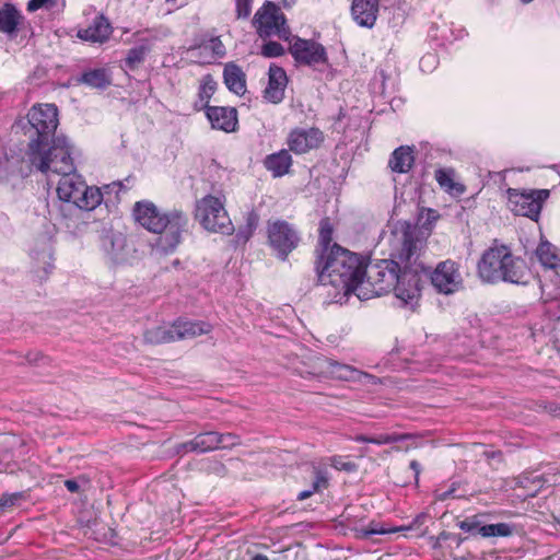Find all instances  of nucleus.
<instances>
[{"label": "nucleus", "mask_w": 560, "mask_h": 560, "mask_svg": "<svg viewBox=\"0 0 560 560\" xmlns=\"http://www.w3.org/2000/svg\"><path fill=\"white\" fill-rule=\"evenodd\" d=\"M288 82L284 69L271 63L268 70V83L262 92L264 98L268 103L280 104L284 100Z\"/></svg>", "instance_id": "nucleus-16"}, {"label": "nucleus", "mask_w": 560, "mask_h": 560, "mask_svg": "<svg viewBox=\"0 0 560 560\" xmlns=\"http://www.w3.org/2000/svg\"><path fill=\"white\" fill-rule=\"evenodd\" d=\"M429 515L425 514V513H420L419 515H417L413 521L407 525V526H402L404 528L400 529L401 530H411V529H418L420 528V526H422L427 520H428Z\"/></svg>", "instance_id": "nucleus-45"}, {"label": "nucleus", "mask_w": 560, "mask_h": 560, "mask_svg": "<svg viewBox=\"0 0 560 560\" xmlns=\"http://www.w3.org/2000/svg\"><path fill=\"white\" fill-rule=\"evenodd\" d=\"M237 19H247L252 12L253 0H234Z\"/></svg>", "instance_id": "nucleus-43"}, {"label": "nucleus", "mask_w": 560, "mask_h": 560, "mask_svg": "<svg viewBox=\"0 0 560 560\" xmlns=\"http://www.w3.org/2000/svg\"><path fill=\"white\" fill-rule=\"evenodd\" d=\"M413 150L411 147L401 145L394 150L390 155L388 165L395 173H408L415 162Z\"/></svg>", "instance_id": "nucleus-28"}, {"label": "nucleus", "mask_w": 560, "mask_h": 560, "mask_svg": "<svg viewBox=\"0 0 560 560\" xmlns=\"http://www.w3.org/2000/svg\"><path fill=\"white\" fill-rule=\"evenodd\" d=\"M402 527H388L385 524L372 521L366 526L357 528V537L368 539L373 535H385L400 532Z\"/></svg>", "instance_id": "nucleus-33"}, {"label": "nucleus", "mask_w": 560, "mask_h": 560, "mask_svg": "<svg viewBox=\"0 0 560 560\" xmlns=\"http://www.w3.org/2000/svg\"><path fill=\"white\" fill-rule=\"evenodd\" d=\"M259 223V215L256 211L252 210L246 213L245 217V226H247L248 230H252L255 232Z\"/></svg>", "instance_id": "nucleus-46"}, {"label": "nucleus", "mask_w": 560, "mask_h": 560, "mask_svg": "<svg viewBox=\"0 0 560 560\" xmlns=\"http://www.w3.org/2000/svg\"><path fill=\"white\" fill-rule=\"evenodd\" d=\"M253 25L261 38L277 35L279 38L288 40L291 35L284 14L271 1H266L256 11Z\"/></svg>", "instance_id": "nucleus-10"}, {"label": "nucleus", "mask_w": 560, "mask_h": 560, "mask_svg": "<svg viewBox=\"0 0 560 560\" xmlns=\"http://www.w3.org/2000/svg\"><path fill=\"white\" fill-rule=\"evenodd\" d=\"M254 234V231L248 230L247 226L243 225L238 229L236 238L242 242H247Z\"/></svg>", "instance_id": "nucleus-51"}, {"label": "nucleus", "mask_w": 560, "mask_h": 560, "mask_svg": "<svg viewBox=\"0 0 560 560\" xmlns=\"http://www.w3.org/2000/svg\"><path fill=\"white\" fill-rule=\"evenodd\" d=\"M434 177L439 186L451 196L459 197L466 191L464 184L455 182V171L451 167L436 170Z\"/></svg>", "instance_id": "nucleus-27"}, {"label": "nucleus", "mask_w": 560, "mask_h": 560, "mask_svg": "<svg viewBox=\"0 0 560 560\" xmlns=\"http://www.w3.org/2000/svg\"><path fill=\"white\" fill-rule=\"evenodd\" d=\"M49 0H30L27 3V10L30 12L37 11L38 9L43 7H47V3Z\"/></svg>", "instance_id": "nucleus-52"}, {"label": "nucleus", "mask_w": 560, "mask_h": 560, "mask_svg": "<svg viewBox=\"0 0 560 560\" xmlns=\"http://www.w3.org/2000/svg\"><path fill=\"white\" fill-rule=\"evenodd\" d=\"M424 268L425 271L421 272V284L423 283V278H430L432 285L439 293L453 294L463 284L458 266L453 260L448 259L439 262L433 271L425 265Z\"/></svg>", "instance_id": "nucleus-12"}, {"label": "nucleus", "mask_w": 560, "mask_h": 560, "mask_svg": "<svg viewBox=\"0 0 560 560\" xmlns=\"http://www.w3.org/2000/svg\"><path fill=\"white\" fill-rule=\"evenodd\" d=\"M175 341L190 339L211 331V325L206 322L178 319L173 323Z\"/></svg>", "instance_id": "nucleus-25"}, {"label": "nucleus", "mask_w": 560, "mask_h": 560, "mask_svg": "<svg viewBox=\"0 0 560 560\" xmlns=\"http://www.w3.org/2000/svg\"><path fill=\"white\" fill-rule=\"evenodd\" d=\"M80 82L95 89H105L110 84V77L105 69H93L82 73Z\"/></svg>", "instance_id": "nucleus-32"}, {"label": "nucleus", "mask_w": 560, "mask_h": 560, "mask_svg": "<svg viewBox=\"0 0 560 560\" xmlns=\"http://www.w3.org/2000/svg\"><path fill=\"white\" fill-rule=\"evenodd\" d=\"M513 526L506 523L487 524L479 527L482 537H508L512 535Z\"/></svg>", "instance_id": "nucleus-36"}, {"label": "nucleus", "mask_w": 560, "mask_h": 560, "mask_svg": "<svg viewBox=\"0 0 560 560\" xmlns=\"http://www.w3.org/2000/svg\"><path fill=\"white\" fill-rule=\"evenodd\" d=\"M330 465L337 470L354 471L357 465L353 462L345 460L341 456H334L330 458Z\"/></svg>", "instance_id": "nucleus-44"}, {"label": "nucleus", "mask_w": 560, "mask_h": 560, "mask_svg": "<svg viewBox=\"0 0 560 560\" xmlns=\"http://www.w3.org/2000/svg\"><path fill=\"white\" fill-rule=\"evenodd\" d=\"M212 470H213V472H215L219 476H224L225 472H226L225 466L223 464H221V463H215L214 467L212 468Z\"/></svg>", "instance_id": "nucleus-55"}, {"label": "nucleus", "mask_w": 560, "mask_h": 560, "mask_svg": "<svg viewBox=\"0 0 560 560\" xmlns=\"http://www.w3.org/2000/svg\"><path fill=\"white\" fill-rule=\"evenodd\" d=\"M23 498V492L3 493L0 497V514H2L7 509L14 506Z\"/></svg>", "instance_id": "nucleus-41"}, {"label": "nucleus", "mask_w": 560, "mask_h": 560, "mask_svg": "<svg viewBox=\"0 0 560 560\" xmlns=\"http://www.w3.org/2000/svg\"><path fill=\"white\" fill-rule=\"evenodd\" d=\"M65 487L71 493H78L80 490L79 481L75 479H68L65 481Z\"/></svg>", "instance_id": "nucleus-53"}, {"label": "nucleus", "mask_w": 560, "mask_h": 560, "mask_svg": "<svg viewBox=\"0 0 560 560\" xmlns=\"http://www.w3.org/2000/svg\"><path fill=\"white\" fill-rule=\"evenodd\" d=\"M195 217L209 232L223 235H231L234 232V225L223 201L212 195H207L197 201Z\"/></svg>", "instance_id": "nucleus-8"}, {"label": "nucleus", "mask_w": 560, "mask_h": 560, "mask_svg": "<svg viewBox=\"0 0 560 560\" xmlns=\"http://www.w3.org/2000/svg\"><path fill=\"white\" fill-rule=\"evenodd\" d=\"M334 229L328 218H324L319 222L318 245L316 248V258L318 256L328 255L332 245Z\"/></svg>", "instance_id": "nucleus-31"}, {"label": "nucleus", "mask_w": 560, "mask_h": 560, "mask_svg": "<svg viewBox=\"0 0 560 560\" xmlns=\"http://www.w3.org/2000/svg\"><path fill=\"white\" fill-rule=\"evenodd\" d=\"M365 259L338 244H332L328 255L318 256L315 261L318 282L330 284L345 294L359 293Z\"/></svg>", "instance_id": "nucleus-4"}, {"label": "nucleus", "mask_w": 560, "mask_h": 560, "mask_svg": "<svg viewBox=\"0 0 560 560\" xmlns=\"http://www.w3.org/2000/svg\"><path fill=\"white\" fill-rule=\"evenodd\" d=\"M324 141V133L316 127L294 128L287 138L289 151L295 154H304L317 149Z\"/></svg>", "instance_id": "nucleus-15"}, {"label": "nucleus", "mask_w": 560, "mask_h": 560, "mask_svg": "<svg viewBox=\"0 0 560 560\" xmlns=\"http://www.w3.org/2000/svg\"><path fill=\"white\" fill-rule=\"evenodd\" d=\"M284 8H291L296 0H280Z\"/></svg>", "instance_id": "nucleus-58"}, {"label": "nucleus", "mask_w": 560, "mask_h": 560, "mask_svg": "<svg viewBox=\"0 0 560 560\" xmlns=\"http://www.w3.org/2000/svg\"><path fill=\"white\" fill-rule=\"evenodd\" d=\"M306 378H332L340 381H359L363 384H377L378 380L369 373L361 372L351 365L342 364L319 355L312 360L311 368L301 372Z\"/></svg>", "instance_id": "nucleus-7"}, {"label": "nucleus", "mask_w": 560, "mask_h": 560, "mask_svg": "<svg viewBox=\"0 0 560 560\" xmlns=\"http://www.w3.org/2000/svg\"><path fill=\"white\" fill-rule=\"evenodd\" d=\"M328 485V479L326 477V472L322 470H317L315 480L313 481L312 488L313 491H318L320 488H326Z\"/></svg>", "instance_id": "nucleus-47"}, {"label": "nucleus", "mask_w": 560, "mask_h": 560, "mask_svg": "<svg viewBox=\"0 0 560 560\" xmlns=\"http://www.w3.org/2000/svg\"><path fill=\"white\" fill-rule=\"evenodd\" d=\"M477 275L481 282L488 284L526 285L530 278L525 260L514 256L505 245H493L482 253L477 262Z\"/></svg>", "instance_id": "nucleus-6"}, {"label": "nucleus", "mask_w": 560, "mask_h": 560, "mask_svg": "<svg viewBox=\"0 0 560 560\" xmlns=\"http://www.w3.org/2000/svg\"><path fill=\"white\" fill-rule=\"evenodd\" d=\"M206 116L213 129L225 132H233L236 130L238 119L237 110L234 107L207 106Z\"/></svg>", "instance_id": "nucleus-17"}, {"label": "nucleus", "mask_w": 560, "mask_h": 560, "mask_svg": "<svg viewBox=\"0 0 560 560\" xmlns=\"http://www.w3.org/2000/svg\"><path fill=\"white\" fill-rule=\"evenodd\" d=\"M454 492H455V487L454 485H452V487L445 491H442V490H436L434 495H435V499L439 500V501H445L450 498H454Z\"/></svg>", "instance_id": "nucleus-50"}, {"label": "nucleus", "mask_w": 560, "mask_h": 560, "mask_svg": "<svg viewBox=\"0 0 560 560\" xmlns=\"http://www.w3.org/2000/svg\"><path fill=\"white\" fill-rule=\"evenodd\" d=\"M103 247L112 259L117 260L119 258V252L122 249V238L118 236H107L103 241Z\"/></svg>", "instance_id": "nucleus-39"}, {"label": "nucleus", "mask_w": 560, "mask_h": 560, "mask_svg": "<svg viewBox=\"0 0 560 560\" xmlns=\"http://www.w3.org/2000/svg\"><path fill=\"white\" fill-rule=\"evenodd\" d=\"M495 456L501 457V453L492 452L491 457L494 458Z\"/></svg>", "instance_id": "nucleus-60"}, {"label": "nucleus", "mask_w": 560, "mask_h": 560, "mask_svg": "<svg viewBox=\"0 0 560 560\" xmlns=\"http://www.w3.org/2000/svg\"><path fill=\"white\" fill-rule=\"evenodd\" d=\"M283 54H284V48L278 42L269 40V42L265 43L261 47V55L267 58L280 57Z\"/></svg>", "instance_id": "nucleus-40"}, {"label": "nucleus", "mask_w": 560, "mask_h": 560, "mask_svg": "<svg viewBox=\"0 0 560 560\" xmlns=\"http://www.w3.org/2000/svg\"><path fill=\"white\" fill-rule=\"evenodd\" d=\"M135 220L147 231L161 234L158 247L165 254L173 253L188 230L189 219L180 210L162 212L152 201H137L132 209Z\"/></svg>", "instance_id": "nucleus-5"}, {"label": "nucleus", "mask_w": 560, "mask_h": 560, "mask_svg": "<svg viewBox=\"0 0 560 560\" xmlns=\"http://www.w3.org/2000/svg\"><path fill=\"white\" fill-rule=\"evenodd\" d=\"M546 479L541 475L534 472H524L515 478V487L525 490L518 497H535L545 486Z\"/></svg>", "instance_id": "nucleus-29"}, {"label": "nucleus", "mask_w": 560, "mask_h": 560, "mask_svg": "<svg viewBox=\"0 0 560 560\" xmlns=\"http://www.w3.org/2000/svg\"><path fill=\"white\" fill-rule=\"evenodd\" d=\"M558 252L553 244L548 241H541L535 250V255L544 268L555 271L560 283V255Z\"/></svg>", "instance_id": "nucleus-24"}, {"label": "nucleus", "mask_w": 560, "mask_h": 560, "mask_svg": "<svg viewBox=\"0 0 560 560\" xmlns=\"http://www.w3.org/2000/svg\"><path fill=\"white\" fill-rule=\"evenodd\" d=\"M31 257L33 279L42 283L54 269L51 246L47 242H43L38 249L32 252Z\"/></svg>", "instance_id": "nucleus-18"}, {"label": "nucleus", "mask_w": 560, "mask_h": 560, "mask_svg": "<svg viewBox=\"0 0 560 560\" xmlns=\"http://www.w3.org/2000/svg\"><path fill=\"white\" fill-rule=\"evenodd\" d=\"M250 560H269L267 556L257 553Z\"/></svg>", "instance_id": "nucleus-59"}, {"label": "nucleus", "mask_w": 560, "mask_h": 560, "mask_svg": "<svg viewBox=\"0 0 560 560\" xmlns=\"http://www.w3.org/2000/svg\"><path fill=\"white\" fill-rule=\"evenodd\" d=\"M425 241L417 225L399 221L389 237V259L364 262L359 293L360 300H369L390 291L406 305H413L421 294L420 261Z\"/></svg>", "instance_id": "nucleus-1"}, {"label": "nucleus", "mask_w": 560, "mask_h": 560, "mask_svg": "<svg viewBox=\"0 0 560 560\" xmlns=\"http://www.w3.org/2000/svg\"><path fill=\"white\" fill-rule=\"evenodd\" d=\"M378 5L380 0H352V19L359 26L372 28L377 20Z\"/></svg>", "instance_id": "nucleus-20"}, {"label": "nucleus", "mask_w": 560, "mask_h": 560, "mask_svg": "<svg viewBox=\"0 0 560 560\" xmlns=\"http://www.w3.org/2000/svg\"><path fill=\"white\" fill-rule=\"evenodd\" d=\"M237 438L232 434H220L215 431H207L185 442L182 447L186 452H210L217 448H228L236 444Z\"/></svg>", "instance_id": "nucleus-14"}, {"label": "nucleus", "mask_w": 560, "mask_h": 560, "mask_svg": "<svg viewBox=\"0 0 560 560\" xmlns=\"http://www.w3.org/2000/svg\"><path fill=\"white\" fill-rule=\"evenodd\" d=\"M294 60L300 65L315 66L327 63L328 58L325 47L311 39L296 38L289 48Z\"/></svg>", "instance_id": "nucleus-13"}, {"label": "nucleus", "mask_w": 560, "mask_h": 560, "mask_svg": "<svg viewBox=\"0 0 560 560\" xmlns=\"http://www.w3.org/2000/svg\"><path fill=\"white\" fill-rule=\"evenodd\" d=\"M113 27L106 16L98 14L93 22L85 28L79 30L78 37L92 43H105L110 34Z\"/></svg>", "instance_id": "nucleus-21"}, {"label": "nucleus", "mask_w": 560, "mask_h": 560, "mask_svg": "<svg viewBox=\"0 0 560 560\" xmlns=\"http://www.w3.org/2000/svg\"><path fill=\"white\" fill-rule=\"evenodd\" d=\"M523 3H529L532 2L533 0H521Z\"/></svg>", "instance_id": "nucleus-61"}, {"label": "nucleus", "mask_w": 560, "mask_h": 560, "mask_svg": "<svg viewBox=\"0 0 560 560\" xmlns=\"http://www.w3.org/2000/svg\"><path fill=\"white\" fill-rule=\"evenodd\" d=\"M122 189H126L122 182H113L108 185L103 186L101 191L103 194V200L105 201V203H107L108 201L113 202V199L109 197L112 194H115V199H118V195Z\"/></svg>", "instance_id": "nucleus-42"}, {"label": "nucleus", "mask_w": 560, "mask_h": 560, "mask_svg": "<svg viewBox=\"0 0 560 560\" xmlns=\"http://www.w3.org/2000/svg\"><path fill=\"white\" fill-rule=\"evenodd\" d=\"M196 49H198L200 52H211L212 59L222 58L226 54L225 46L218 36L203 39Z\"/></svg>", "instance_id": "nucleus-34"}, {"label": "nucleus", "mask_w": 560, "mask_h": 560, "mask_svg": "<svg viewBox=\"0 0 560 560\" xmlns=\"http://www.w3.org/2000/svg\"><path fill=\"white\" fill-rule=\"evenodd\" d=\"M23 20V15L12 3H4L0 8V32L10 37L16 36L19 25Z\"/></svg>", "instance_id": "nucleus-26"}, {"label": "nucleus", "mask_w": 560, "mask_h": 560, "mask_svg": "<svg viewBox=\"0 0 560 560\" xmlns=\"http://www.w3.org/2000/svg\"><path fill=\"white\" fill-rule=\"evenodd\" d=\"M293 160L289 150L282 149L268 154L264 160V166L273 177H282L290 172Z\"/></svg>", "instance_id": "nucleus-23"}, {"label": "nucleus", "mask_w": 560, "mask_h": 560, "mask_svg": "<svg viewBox=\"0 0 560 560\" xmlns=\"http://www.w3.org/2000/svg\"><path fill=\"white\" fill-rule=\"evenodd\" d=\"M56 150L58 154L47 160L48 167L37 171L45 175L50 173L61 175L57 186V195L62 202L60 210L63 211L65 207L75 210H94L103 201L101 188L88 186L83 177L75 172L72 147L67 150L57 147Z\"/></svg>", "instance_id": "nucleus-3"}, {"label": "nucleus", "mask_w": 560, "mask_h": 560, "mask_svg": "<svg viewBox=\"0 0 560 560\" xmlns=\"http://www.w3.org/2000/svg\"><path fill=\"white\" fill-rule=\"evenodd\" d=\"M506 195L508 207L515 215L527 217L536 221L539 218L542 202L549 197V190L508 188Z\"/></svg>", "instance_id": "nucleus-11"}, {"label": "nucleus", "mask_w": 560, "mask_h": 560, "mask_svg": "<svg viewBox=\"0 0 560 560\" xmlns=\"http://www.w3.org/2000/svg\"><path fill=\"white\" fill-rule=\"evenodd\" d=\"M58 109L54 104H36L26 117L13 125L16 132L22 131L28 139L25 155L36 170L48 167L47 160L57 155V147L71 148L66 136H55L58 127Z\"/></svg>", "instance_id": "nucleus-2"}, {"label": "nucleus", "mask_w": 560, "mask_h": 560, "mask_svg": "<svg viewBox=\"0 0 560 560\" xmlns=\"http://www.w3.org/2000/svg\"><path fill=\"white\" fill-rule=\"evenodd\" d=\"M215 90L217 82L213 77L211 74L203 75L199 85L198 96L205 109H207V106H210L209 102Z\"/></svg>", "instance_id": "nucleus-35"}, {"label": "nucleus", "mask_w": 560, "mask_h": 560, "mask_svg": "<svg viewBox=\"0 0 560 560\" xmlns=\"http://www.w3.org/2000/svg\"><path fill=\"white\" fill-rule=\"evenodd\" d=\"M144 341L149 345H161L174 342V327L171 326H155L147 329L143 335Z\"/></svg>", "instance_id": "nucleus-30"}, {"label": "nucleus", "mask_w": 560, "mask_h": 560, "mask_svg": "<svg viewBox=\"0 0 560 560\" xmlns=\"http://www.w3.org/2000/svg\"><path fill=\"white\" fill-rule=\"evenodd\" d=\"M436 63V57L434 54H427L420 59V68L425 71L433 68Z\"/></svg>", "instance_id": "nucleus-49"}, {"label": "nucleus", "mask_w": 560, "mask_h": 560, "mask_svg": "<svg viewBox=\"0 0 560 560\" xmlns=\"http://www.w3.org/2000/svg\"><path fill=\"white\" fill-rule=\"evenodd\" d=\"M404 435L398 434H380L375 436L357 435L354 440L357 442L373 443L377 445L390 444L401 440Z\"/></svg>", "instance_id": "nucleus-38"}, {"label": "nucleus", "mask_w": 560, "mask_h": 560, "mask_svg": "<svg viewBox=\"0 0 560 560\" xmlns=\"http://www.w3.org/2000/svg\"><path fill=\"white\" fill-rule=\"evenodd\" d=\"M458 527L466 533H472L476 529L479 530L480 526L476 518H466L459 522Z\"/></svg>", "instance_id": "nucleus-48"}, {"label": "nucleus", "mask_w": 560, "mask_h": 560, "mask_svg": "<svg viewBox=\"0 0 560 560\" xmlns=\"http://www.w3.org/2000/svg\"><path fill=\"white\" fill-rule=\"evenodd\" d=\"M33 170H36L27 161L19 155H4L0 159V182H9L14 177H26Z\"/></svg>", "instance_id": "nucleus-19"}, {"label": "nucleus", "mask_w": 560, "mask_h": 560, "mask_svg": "<svg viewBox=\"0 0 560 560\" xmlns=\"http://www.w3.org/2000/svg\"><path fill=\"white\" fill-rule=\"evenodd\" d=\"M223 81L228 90L236 95H244L246 92V74L242 68L228 62L223 69Z\"/></svg>", "instance_id": "nucleus-22"}, {"label": "nucleus", "mask_w": 560, "mask_h": 560, "mask_svg": "<svg viewBox=\"0 0 560 560\" xmlns=\"http://www.w3.org/2000/svg\"><path fill=\"white\" fill-rule=\"evenodd\" d=\"M267 238L277 258L285 261L288 256L298 248L301 234L293 224L282 219H276L267 222Z\"/></svg>", "instance_id": "nucleus-9"}, {"label": "nucleus", "mask_w": 560, "mask_h": 560, "mask_svg": "<svg viewBox=\"0 0 560 560\" xmlns=\"http://www.w3.org/2000/svg\"><path fill=\"white\" fill-rule=\"evenodd\" d=\"M148 50V47L144 45L130 48L125 58L126 67L129 70H135L144 60Z\"/></svg>", "instance_id": "nucleus-37"}, {"label": "nucleus", "mask_w": 560, "mask_h": 560, "mask_svg": "<svg viewBox=\"0 0 560 560\" xmlns=\"http://www.w3.org/2000/svg\"><path fill=\"white\" fill-rule=\"evenodd\" d=\"M409 467H410V469L413 470L415 479H416V481H418L419 475L421 472V465H420V463L418 460L413 459V460L410 462Z\"/></svg>", "instance_id": "nucleus-54"}, {"label": "nucleus", "mask_w": 560, "mask_h": 560, "mask_svg": "<svg viewBox=\"0 0 560 560\" xmlns=\"http://www.w3.org/2000/svg\"><path fill=\"white\" fill-rule=\"evenodd\" d=\"M39 358H43L39 353H28L26 359L31 363H37Z\"/></svg>", "instance_id": "nucleus-57"}, {"label": "nucleus", "mask_w": 560, "mask_h": 560, "mask_svg": "<svg viewBox=\"0 0 560 560\" xmlns=\"http://www.w3.org/2000/svg\"><path fill=\"white\" fill-rule=\"evenodd\" d=\"M315 491H313V488H311L310 490H304V491H301L299 494H298V500L300 501H303L307 498H310Z\"/></svg>", "instance_id": "nucleus-56"}]
</instances>
